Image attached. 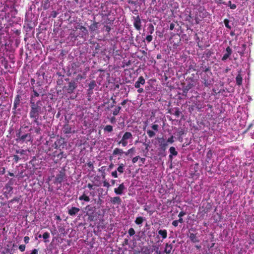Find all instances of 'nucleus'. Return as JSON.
Segmentation results:
<instances>
[{"label":"nucleus","mask_w":254,"mask_h":254,"mask_svg":"<svg viewBox=\"0 0 254 254\" xmlns=\"http://www.w3.org/2000/svg\"><path fill=\"white\" fill-rule=\"evenodd\" d=\"M172 249H173L172 244L166 243L165 245V248L164 252L166 254H171Z\"/></svg>","instance_id":"nucleus-19"},{"label":"nucleus","mask_w":254,"mask_h":254,"mask_svg":"<svg viewBox=\"0 0 254 254\" xmlns=\"http://www.w3.org/2000/svg\"><path fill=\"white\" fill-rule=\"evenodd\" d=\"M186 214V213L185 211H182L179 213L178 217L179 218H182V217L185 216Z\"/></svg>","instance_id":"nucleus-51"},{"label":"nucleus","mask_w":254,"mask_h":254,"mask_svg":"<svg viewBox=\"0 0 254 254\" xmlns=\"http://www.w3.org/2000/svg\"><path fill=\"white\" fill-rule=\"evenodd\" d=\"M127 101H128L127 99L124 100V101H123V102H121V105L122 106H124L127 104Z\"/></svg>","instance_id":"nucleus-57"},{"label":"nucleus","mask_w":254,"mask_h":254,"mask_svg":"<svg viewBox=\"0 0 254 254\" xmlns=\"http://www.w3.org/2000/svg\"><path fill=\"white\" fill-rule=\"evenodd\" d=\"M111 30V28L110 26L108 25H105L104 27V30L106 31L108 33H109Z\"/></svg>","instance_id":"nucleus-42"},{"label":"nucleus","mask_w":254,"mask_h":254,"mask_svg":"<svg viewBox=\"0 0 254 254\" xmlns=\"http://www.w3.org/2000/svg\"><path fill=\"white\" fill-rule=\"evenodd\" d=\"M166 142H167V144L168 143L172 144L174 142V136L172 135L171 137L168 138V139L166 140Z\"/></svg>","instance_id":"nucleus-40"},{"label":"nucleus","mask_w":254,"mask_h":254,"mask_svg":"<svg viewBox=\"0 0 254 254\" xmlns=\"http://www.w3.org/2000/svg\"><path fill=\"white\" fill-rule=\"evenodd\" d=\"M33 93L34 94V95L36 97H38L39 96V94L35 91H34L33 89Z\"/></svg>","instance_id":"nucleus-64"},{"label":"nucleus","mask_w":254,"mask_h":254,"mask_svg":"<svg viewBox=\"0 0 254 254\" xmlns=\"http://www.w3.org/2000/svg\"><path fill=\"white\" fill-rule=\"evenodd\" d=\"M145 83V80L143 76H139L138 80L135 82L134 87L136 88H139L140 85H144Z\"/></svg>","instance_id":"nucleus-13"},{"label":"nucleus","mask_w":254,"mask_h":254,"mask_svg":"<svg viewBox=\"0 0 254 254\" xmlns=\"http://www.w3.org/2000/svg\"><path fill=\"white\" fill-rule=\"evenodd\" d=\"M98 23L97 22H94L92 24H91L89 26V29L91 31H96L98 27Z\"/></svg>","instance_id":"nucleus-23"},{"label":"nucleus","mask_w":254,"mask_h":254,"mask_svg":"<svg viewBox=\"0 0 254 254\" xmlns=\"http://www.w3.org/2000/svg\"><path fill=\"white\" fill-rule=\"evenodd\" d=\"M126 187L124 183L121 184L117 188L114 189V192L116 194L121 195L123 193Z\"/></svg>","instance_id":"nucleus-8"},{"label":"nucleus","mask_w":254,"mask_h":254,"mask_svg":"<svg viewBox=\"0 0 254 254\" xmlns=\"http://www.w3.org/2000/svg\"><path fill=\"white\" fill-rule=\"evenodd\" d=\"M93 186L92 184H90V183H89V184L87 185V187H88L89 189H90V190L93 189Z\"/></svg>","instance_id":"nucleus-63"},{"label":"nucleus","mask_w":254,"mask_h":254,"mask_svg":"<svg viewBox=\"0 0 254 254\" xmlns=\"http://www.w3.org/2000/svg\"><path fill=\"white\" fill-rule=\"evenodd\" d=\"M101 8H102V15L108 16L110 14V11H108V10L106 11L105 10H103V7L102 6H101Z\"/></svg>","instance_id":"nucleus-37"},{"label":"nucleus","mask_w":254,"mask_h":254,"mask_svg":"<svg viewBox=\"0 0 254 254\" xmlns=\"http://www.w3.org/2000/svg\"><path fill=\"white\" fill-rule=\"evenodd\" d=\"M77 87V85L74 81L69 82L68 86H64V89H65L69 94H71L73 92L75 89Z\"/></svg>","instance_id":"nucleus-6"},{"label":"nucleus","mask_w":254,"mask_h":254,"mask_svg":"<svg viewBox=\"0 0 254 254\" xmlns=\"http://www.w3.org/2000/svg\"><path fill=\"white\" fill-rule=\"evenodd\" d=\"M184 134V130L183 129H181L180 130H179L178 132V135L179 136H181Z\"/></svg>","instance_id":"nucleus-52"},{"label":"nucleus","mask_w":254,"mask_h":254,"mask_svg":"<svg viewBox=\"0 0 254 254\" xmlns=\"http://www.w3.org/2000/svg\"><path fill=\"white\" fill-rule=\"evenodd\" d=\"M149 207L148 206H144V210L148 212H149L150 214H152L153 213V211L149 210Z\"/></svg>","instance_id":"nucleus-50"},{"label":"nucleus","mask_w":254,"mask_h":254,"mask_svg":"<svg viewBox=\"0 0 254 254\" xmlns=\"http://www.w3.org/2000/svg\"><path fill=\"white\" fill-rule=\"evenodd\" d=\"M110 202L113 205H120L122 203V199L119 196H115L110 198Z\"/></svg>","instance_id":"nucleus-12"},{"label":"nucleus","mask_w":254,"mask_h":254,"mask_svg":"<svg viewBox=\"0 0 254 254\" xmlns=\"http://www.w3.org/2000/svg\"><path fill=\"white\" fill-rule=\"evenodd\" d=\"M206 208H205L204 210H203L202 211V212H203L204 213H207L209 210H210V207H211V205L209 203H207V206L206 207Z\"/></svg>","instance_id":"nucleus-39"},{"label":"nucleus","mask_w":254,"mask_h":254,"mask_svg":"<svg viewBox=\"0 0 254 254\" xmlns=\"http://www.w3.org/2000/svg\"><path fill=\"white\" fill-rule=\"evenodd\" d=\"M202 83L205 87H209L213 82L212 72L208 73H200Z\"/></svg>","instance_id":"nucleus-3"},{"label":"nucleus","mask_w":254,"mask_h":254,"mask_svg":"<svg viewBox=\"0 0 254 254\" xmlns=\"http://www.w3.org/2000/svg\"><path fill=\"white\" fill-rule=\"evenodd\" d=\"M79 28L82 31V32L87 33V32L86 28L83 26H81Z\"/></svg>","instance_id":"nucleus-49"},{"label":"nucleus","mask_w":254,"mask_h":254,"mask_svg":"<svg viewBox=\"0 0 254 254\" xmlns=\"http://www.w3.org/2000/svg\"><path fill=\"white\" fill-rule=\"evenodd\" d=\"M147 133L150 138L153 137L155 135V132L151 130H148Z\"/></svg>","instance_id":"nucleus-35"},{"label":"nucleus","mask_w":254,"mask_h":254,"mask_svg":"<svg viewBox=\"0 0 254 254\" xmlns=\"http://www.w3.org/2000/svg\"><path fill=\"white\" fill-rule=\"evenodd\" d=\"M79 199L80 200H84L86 202H89L90 201V198L89 196L86 195L85 194H82V195L80 196L79 197Z\"/></svg>","instance_id":"nucleus-27"},{"label":"nucleus","mask_w":254,"mask_h":254,"mask_svg":"<svg viewBox=\"0 0 254 254\" xmlns=\"http://www.w3.org/2000/svg\"><path fill=\"white\" fill-rule=\"evenodd\" d=\"M128 233L130 236H132L135 234V232L133 228H130L128 230Z\"/></svg>","instance_id":"nucleus-38"},{"label":"nucleus","mask_w":254,"mask_h":254,"mask_svg":"<svg viewBox=\"0 0 254 254\" xmlns=\"http://www.w3.org/2000/svg\"><path fill=\"white\" fill-rule=\"evenodd\" d=\"M87 164V166H88V167L89 168H90L91 169H93L94 168L93 164L91 161L88 162Z\"/></svg>","instance_id":"nucleus-54"},{"label":"nucleus","mask_w":254,"mask_h":254,"mask_svg":"<svg viewBox=\"0 0 254 254\" xmlns=\"http://www.w3.org/2000/svg\"><path fill=\"white\" fill-rule=\"evenodd\" d=\"M105 132H111L113 130V127L111 125H107L104 128Z\"/></svg>","instance_id":"nucleus-25"},{"label":"nucleus","mask_w":254,"mask_h":254,"mask_svg":"<svg viewBox=\"0 0 254 254\" xmlns=\"http://www.w3.org/2000/svg\"><path fill=\"white\" fill-rule=\"evenodd\" d=\"M140 158V156H136L134 157H133L132 159V162L133 163H136L138 159H139Z\"/></svg>","instance_id":"nucleus-46"},{"label":"nucleus","mask_w":254,"mask_h":254,"mask_svg":"<svg viewBox=\"0 0 254 254\" xmlns=\"http://www.w3.org/2000/svg\"><path fill=\"white\" fill-rule=\"evenodd\" d=\"M226 53L223 55L222 58V60L223 61H226L232 54V51L231 48L230 47H228L226 49Z\"/></svg>","instance_id":"nucleus-14"},{"label":"nucleus","mask_w":254,"mask_h":254,"mask_svg":"<svg viewBox=\"0 0 254 254\" xmlns=\"http://www.w3.org/2000/svg\"><path fill=\"white\" fill-rule=\"evenodd\" d=\"M229 20L227 19H225L224 20V23L226 27L230 29L231 28V26L229 25Z\"/></svg>","instance_id":"nucleus-36"},{"label":"nucleus","mask_w":254,"mask_h":254,"mask_svg":"<svg viewBox=\"0 0 254 254\" xmlns=\"http://www.w3.org/2000/svg\"><path fill=\"white\" fill-rule=\"evenodd\" d=\"M110 122L112 124H114L116 123V119L115 118V116H114L113 117H112L110 119Z\"/></svg>","instance_id":"nucleus-45"},{"label":"nucleus","mask_w":254,"mask_h":254,"mask_svg":"<svg viewBox=\"0 0 254 254\" xmlns=\"http://www.w3.org/2000/svg\"><path fill=\"white\" fill-rule=\"evenodd\" d=\"M189 237L191 242L193 243H198L199 242V240L198 237L196 236V234L190 233Z\"/></svg>","instance_id":"nucleus-20"},{"label":"nucleus","mask_w":254,"mask_h":254,"mask_svg":"<svg viewBox=\"0 0 254 254\" xmlns=\"http://www.w3.org/2000/svg\"><path fill=\"white\" fill-rule=\"evenodd\" d=\"M205 62L203 61L202 63L201 64L200 66V70L201 71V73H208L209 72H211V67L208 64L206 65L204 64Z\"/></svg>","instance_id":"nucleus-10"},{"label":"nucleus","mask_w":254,"mask_h":254,"mask_svg":"<svg viewBox=\"0 0 254 254\" xmlns=\"http://www.w3.org/2000/svg\"><path fill=\"white\" fill-rule=\"evenodd\" d=\"M178 220H174L172 222V225L174 226V227H177L178 226Z\"/></svg>","instance_id":"nucleus-56"},{"label":"nucleus","mask_w":254,"mask_h":254,"mask_svg":"<svg viewBox=\"0 0 254 254\" xmlns=\"http://www.w3.org/2000/svg\"><path fill=\"white\" fill-rule=\"evenodd\" d=\"M111 100L112 101V103L110 107H108L107 108L108 110H109L111 108H113L116 104V98H115L114 96L111 97Z\"/></svg>","instance_id":"nucleus-29"},{"label":"nucleus","mask_w":254,"mask_h":254,"mask_svg":"<svg viewBox=\"0 0 254 254\" xmlns=\"http://www.w3.org/2000/svg\"><path fill=\"white\" fill-rule=\"evenodd\" d=\"M19 249L21 251L23 252L25 249V246L24 245H21L19 247Z\"/></svg>","instance_id":"nucleus-53"},{"label":"nucleus","mask_w":254,"mask_h":254,"mask_svg":"<svg viewBox=\"0 0 254 254\" xmlns=\"http://www.w3.org/2000/svg\"><path fill=\"white\" fill-rule=\"evenodd\" d=\"M144 90L142 88H139L137 90V92L139 93H141L143 92Z\"/></svg>","instance_id":"nucleus-60"},{"label":"nucleus","mask_w":254,"mask_h":254,"mask_svg":"<svg viewBox=\"0 0 254 254\" xmlns=\"http://www.w3.org/2000/svg\"><path fill=\"white\" fill-rule=\"evenodd\" d=\"M57 15V12L55 11L52 12V16L53 18H55Z\"/></svg>","instance_id":"nucleus-58"},{"label":"nucleus","mask_w":254,"mask_h":254,"mask_svg":"<svg viewBox=\"0 0 254 254\" xmlns=\"http://www.w3.org/2000/svg\"><path fill=\"white\" fill-rule=\"evenodd\" d=\"M236 81L237 85L240 86L242 85L243 77L241 70L238 72V74L236 77Z\"/></svg>","instance_id":"nucleus-15"},{"label":"nucleus","mask_w":254,"mask_h":254,"mask_svg":"<svg viewBox=\"0 0 254 254\" xmlns=\"http://www.w3.org/2000/svg\"><path fill=\"white\" fill-rule=\"evenodd\" d=\"M187 84H184L183 87L182 95L187 96L188 91L195 86L196 80L193 77H188L186 79Z\"/></svg>","instance_id":"nucleus-2"},{"label":"nucleus","mask_w":254,"mask_h":254,"mask_svg":"<svg viewBox=\"0 0 254 254\" xmlns=\"http://www.w3.org/2000/svg\"><path fill=\"white\" fill-rule=\"evenodd\" d=\"M89 88L87 90L88 94L92 95L93 93V89L97 86L96 82L95 80H93L89 83Z\"/></svg>","instance_id":"nucleus-9"},{"label":"nucleus","mask_w":254,"mask_h":254,"mask_svg":"<svg viewBox=\"0 0 254 254\" xmlns=\"http://www.w3.org/2000/svg\"><path fill=\"white\" fill-rule=\"evenodd\" d=\"M124 153V151L123 149L119 148H116L113 152V155L114 156H116L117 155H122Z\"/></svg>","instance_id":"nucleus-22"},{"label":"nucleus","mask_w":254,"mask_h":254,"mask_svg":"<svg viewBox=\"0 0 254 254\" xmlns=\"http://www.w3.org/2000/svg\"><path fill=\"white\" fill-rule=\"evenodd\" d=\"M57 156L60 160H62L63 158H66V156L64 154L63 151H61V152Z\"/></svg>","instance_id":"nucleus-34"},{"label":"nucleus","mask_w":254,"mask_h":254,"mask_svg":"<svg viewBox=\"0 0 254 254\" xmlns=\"http://www.w3.org/2000/svg\"><path fill=\"white\" fill-rule=\"evenodd\" d=\"M230 70V68L229 67H227L224 70V73H227Z\"/></svg>","instance_id":"nucleus-62"},{"label":"nucleus","mask_w":254,"mask_h":254,"mask_svg":"<svg viewBox=\"0 0 254 254\" xmlns=\"http://www.w3.org/2000/svg\"><path fill=\"white\" fill-rule=\"evenodd\" d=\"M43 238L44 239L45 242H47L48 241L47 240V239L50 238V233L49 232H45L42 235Z\"/></svg>","instance_id":"nucleus-31"},{"label":"nucleus","mask_w":254,"mask_h":254,"mask_svg":"<svg viewBox=\"0 0 254 254\" xmlns=\"http://www.w3.org/2000/svg\"><path fill=\"white\" fill-rule=\"evenodd\" d=\"M121 106H117L115 109L114 110L113 112V115L114 116H117L120 112V110H121Z\"/></svg>","instance_id":"nucleus-26"},{"label":"nucleus","mask_w":254,"mask_h":254,"mask_svg":"<svg viewBox=\"0 0 254 254\" xmlns=\"http://www.w3.org/2000/svg\"><path fill=\"white\" fill-rule=\"evenodd\" d=\"M151 128L157 131L158 130L159 126L157 124H154L151 126Z\"/></svg>","instance_id":"nucleus-41"},{"label":"nucleus","mask_w":254,"mask_h":254,"mask_svg":"<svg viewBox=\"0 0 254 254\" xmlns=\"http://www.w3.org/2000/svg\"><path fill=\"white\" fill-rule=\"evenodd\" d=\"M29 239H29V238L28 237H27V236L25 237L24 238V240L25 243H28V242L29 241Z\"/></svg>","instance_id":"nucleus-59"},{"label":"nucleus","mask_w":254,"mask_h":254,"mask_svg":"<svg viewBox=\"0 0 254 254\" xmlns=\"http://www.w3.org/2000/svg\"><path fill=\"white\" fill-rule=\"evenodd\" d=\"M148 33L150 34H152L154 32V26L152 24H150L148 27Z\"/></svg>","instance_id":"nucleus-33"},{"label":"nucleus","mask_w":254,"mask_h":254,"mask_svg":"<svg viewBox=\"0 0 254 254\" xmlns=\"http://www.w3.org/2000/svg\"><path fill=\"white\" fill-rule=\"evenodd\" d=\"M181 112L179 110V108H176L174 113V115L177 117H179L180 115Z\"/></svg>","instance_id":"nucleus-43"},{"label":"nucleus","mask_w":254,"mask_h":254,"mask_svg":"<svg viewBox=\"0 0 254 254\" xmlns=\"http://www.w3.org/2000/svg\"><path fill=\"white\" fill-rule=\"evenodd\" d=\"M63 132L65 134L71 133L72 132L71 126L68 124H65L63 127Z\"/></svg>","instance_id":"nucleus-17"},{"label":"nucleus","mask_w":254,"mask_h":254,"mask_svg":"<svg viewBox=\"0 0 254 254\" xmlns=\"http://www.w3.org/2000/svg\"><path fill=\"white\" fill-rule=\"evenodd\" d=\"M143 218L142 217L139 216L136 217V219L135 220V223L137 225H140L143 222Z\"/></svg>","instance_id":"nucleus-28"},{"label":"nucleus","mask_w":254,"mask_h":254,"mask_svg":"<svg viewBox=\"0 0 254 254\" xmlns=\"http://www.w3.org/2000/svg\"><path fill=\"white\" fill-rule=\"evenodd\" d=\"M174 26H175L174 24H173V23H171V24H170V29L171 30H173V29H174Z\"/></svg>","instance_id":"nucleus-61"},{"label":"nucleus","mask_w":254,"mask_h":254,"mask_svg":"<svg viewBox=\"0 0 254 254\" xmlns=\"http://www.w3.org/2000/svg\"><path fill=\"white\" fill-rule=\"evenodd\" d=\"M158 234L162 238V240L167 237V231L165 229L158 230Z\"/></svg>","instance_id":"nucleus-18"},{"label":"nucleus","mask_w":254,"mask_h":254,"mask_svg":"<svg viewBox=\"0 0 254 254\" xmlns=\"http://www.w3.org/2000/svg\"><path fill=\"white\" fill-rule=\"evenodd\" d=\"M31 139V137L30 135H28L27 134H24L21 136V139L24 141V140H30Z\"/></svg>","instance_id":"nucleus-32"},{"label":"nucleus","mask_w":254,"mask_h":254,"mask_svg":"<svg viewBox=\"0 0 254 254\" xmlns=\"http://www.w3.org/2000/svg\"><path fill=\"white\" fill-rule=\"evenodd\" d=\"M222 4H225L226 5H228L230 7L231 9H234L236 8L237 6L235 4H232L231 2V1H229L228 3L226 2H222Z\"/></svg>","instance_id":"nucleus-24"},{"label":"nucleus","mask_w":254,"mask_h":254,"mask_svg":"<svg viewBox=\"0 0 254 254\" xmlns=\"http://www.w3.org/2000/svg\"><path fill=\"white\" fill-rule=\"evenodd\" d=\"M64 139H60L57 140L54 143V146L55 148H60L62 146V148L64 147Z\"/></svg>","instance_id":"nucleus-16"},{"label":"nucleus","mask_w":254,"mask_h":254,"mask_svg":"<svg viewBox=\"0 0 254 254\" xmlns=\"http://www.w3.org/2000/svg\"><path fill=\"white\" fill-rule=\"evenodd\" d=\"M133 136L130 132H125L124 133L122 139L118 141V144H121L123 147H126L128 144V140H131Z\"/></svg>","instance_id":"nucleus-4"},{"label":"nucleus","mask_w":254,"mask_h":254,"mask_svg":"<svg viewBox=\"0 0 254 254\" xmlns=\"http://www.w3.org/2000/svg\"><path fill=\"white\" fill-rule=\"evenodd\" d=\"M158 143L157 155L158 156L165 157L166 155V149L168 146L166 140L163 137H157L156 138Z\"/></svg>","instance_id":"nucleus-1"},{"label":"nucleus","mask_w":254,"mask_h":254,"mask_svg":"<svg viewBox=\"0 0 254 254\" xmlns=\"http://www.w3.org/2000/svg\"><path fill=\"white\" fill-rule=\"evenodd\" d=\"M112 175L114 178H118L117 171H115L112 172Z\"/></svg>","instance_id":"nucleus-55"},{"label":"nucleus","mask_w":254,"mask_h":254,"mask_svg":"<svg viewBox=\"0 0 254 254\" xmlns=\"http://www.w3.org/2000/svg\"><path fill=\"white\" fill-rule=\"evenodd\" d=\"M103 186L109 188L110 187V185L106 180H105L103 181Z\"/></svg>","instance_id":"nucleus-47"},{"label":"nucleus","mask_w":254,"mask_h":254,"mask_svg":"<svg viewBox=\"0 0 254 254\" xmlns=\"http://www.w3.org/2000/svg\"><path fill=\"white\" fill-rule=\"evenodd\" d=\"M65 179V170L64 168H62L59 170L58 174L55 177L54 183L62 184Z\"/></svg>","instance_id":"nucleus-5"},{"label":"nucleus","mask_w":254,"mask_h":254,"mask_svg":"<svg viewBox=\"0 0 254 254\" xmlns=\"http://www.w3.org/2000/svg\"><path fill=\"white\" fill-rule=\"evenodd\" d=\"M128 151H129V152L130 153V154H133L135 151V148L134 147H131V148L129 149H128Z\"/></svg>","instance_id":"nucleus-48"},{"label":"nucleus","mask_w":254,"mask_h":254,"mask_svg":"<svg viewBox=\"0 0 254 254\" xmlns=\"http://www.w3.org/2000/svg\"><path fill=\"white\" fill-rule=\"evenodd\" d=\"M134 20L133 26L137 30H140L141 27V22L139 15L137 16H133Z\"/></svg>","instance_id":"nucleus-7"},{"label":"nucleus","mask_w":254,"mask_h":254,"mask_svg":"<svg viewBox=\"0 0 254 254\" xmlns=\"http://www.w3.org/2000/svg\"><path fill=\"white\" fill-rule=\"evenodd\" d=\"M169 152L170 154L169 155V157L170 159L172 158L173 156H177L178 154V152L176 150L175 148L173 146H171L169 148Z\"/></svg>","instance_id":"nucleus-21"},{"label":"nucleus","mask_w":254,"mask_h":254,"mask_svg":"<svg viewBox=\"0 0 254 254\" xmlns=\"http://www.w3.org/2000/svg\"><path fill=\"white\" fill-rule=\"evenodd\" d=\"M79 211V208L72 207L70 209H68L67 212L70 216H73L77 214Z\"/></svg>","instance_id":"nucleus-11"},{"label":"nucleus","mask_w":254,"mask_h":254,"mask_svg":"<svg viewBox=\"0 0 254 254\" xmlns=\"http://www.w3.org/2000/svg\"><path fill=\"white\" fill-rule=\"evenodd\" d=\"M152 36L151 35H149L146 37V40L148 43H149L152 40Z\"/></svg>","instance_id":"nucleus-44"},{"label":"nucleus","mask_w":254,"mask_h":254,"mask_svg":"<svg viewBox=\"0 0 254 254\" xmlns=\"http://www.w3.org/2000/svg\"><path fill=\"white\" fill-rule=\"evenodd\" d=\"M125 165L123 163L119 164V167L117 168V171L120 173H123L124 171Z\"/></svg>","instance_id":"nucleus-30"}]
</instances>
